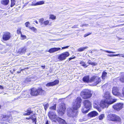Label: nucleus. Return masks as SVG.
I'll return each instance as SVG.
<instances>
[{
	"instance_id": "nucleus-39",
	"label": "nucleus",
	"mask_w": 124,
	"mask_h": 124,
	"mask_svg": "<svg viewBox=\"0 0 124 124\" xmlns=\"http://www.w3.org/2000/svg\"><path fill=\"white\" fill-rule=\"evenodd\" d=\"M11 4L10 5V7H12L15 4V0H11Z\"/></svg>"
},
{
	"instance_id": "nucleus-23",
	"label": "nucleus",
	"mask_w": 124,
	"mask_h": 124,
	"mask_svg": "<svg viewBox=\"0 0 124 124\" xmlns=\"http://www.w3.org/2000/svg\"><path fill=\"white\" fill-rule=\"evenodd\" d=\"M9 2V0H2L1 1V4L4 5H8Z\"/></svg>"
},
{
	"instance_id": "nucleus-58",
	"label": "nucleus",
	"mask_w": 124,
	"mask_h": 124,
	"mask_svg": "<svg viewBox=\"0 0 124 124\" xmlns=\"http://www.w3.org/2000/svg\"><path fill=\"white\" fill-rule=\"evenodd\" d=\"M124 14H121V15H120L119 16H124Z\"/></svg>"
},
{
	"instance_id": "nucleus-22",
	"label": "nucleus",
	"mask_w": 124,
	"mask_h": 124,
	"mask_svg": "<svg viewBox=\"0 0 124 124\" xmlns=\"http://www.w3.org/2000/svg\"><path fill=\"white\" fill-rule=\"evenodd\" d=\"M29 93L28 92H25L23 93V97L25 98H30L31 97V96Z\"/></svg>"
},
{
	"instance_id": "nucleus-26",
	"label": "nucleus",
	"mask_w": 124,
	"mask_h": 124,
	"mask_svg": "<svg viewBox=\"0 0 124 124\" xmlns=\"http://www.w3.org/2000/svg\"><path fill=\"white\" fill-rule=\"evenodd\" d=\"M79 64L81 65L84 68H86L88 67V65H87L86 63L83 61H81L79 63Z\"/></svg>"
},
{
	"instance_id": "nucleus-59",
	"label": "nucleus",
	"mask_w": 124,
	"mask_h": 124,
	"mask_svg": "<svg viewBox=\"0 0 124 124\" xmlns=\"http://www.w3.org/2000/svg\"><path fill=\"white\" fill-rule=\"evenodd\" d=\"M1 105H0V108H1Z\"/></svg>"
},
{
	"instance_id": "nucleus-50",
	"label": "nucleus",
	"mask_w": 124,
	"mask_h": 124,
	"mask_svg": "<svg viewBox=\"0 0 124 124\" xmlns=\"http://www.w3.org/2000/svg\"><path fill=\"white\" fill-rule=\"evenodd\" d=\"M122 93L123 96L124 97V87L123 88L122 90Z\"/></svg>"
},
{
	"instance_id": "nucleus-44",
	"label": "nucleus",
	"mask_w": 124,
	"mask_h": 124,
	"mask_svg": "<svg viewBox=\"0 0 124 124\" xmlns=\"http://www.w3.org/2000/svg\"><path fill=\"white\" fill-rule=\"evenodd\" d=\"M108 86V83L105 84L104 85H103L102 86V87L104 88H107Z\"/></svg>"
},
{
	"instance_id": "nucleus-56",
	"label": "nucleus",
	"mask_w": 124,
	"mask_h": 124,
	"mask_svg": "<svg viewBox=\"0 0 124 124\" xmlns=\"http://www.w3.org/2000/svg\"><path fill=\"white\" fill-rule=\"evenodd\" d=\"M45 124H49L48 121L47 120L46 121Z\"/></svg>"
},
{
	"instance_id": "nucleus-38",
	"label": "nucleus",
	"mask_w": 124,
	"mask_h": 124,
	"mask_svg": "<svg viewBox=\"0 0 124 124\" xmlns=\"http://www.w3.org/2000/svg\"><path fill=\"white\" fill-rule=\"evenodd\" d=\"M43 105L44 106L45 110H46L49 107V105L48 103H47L45 104H43Z\"/></svg>"
},
{
	"instance_id": "nucleus-41",
	"label": "nucleus",
	"mask_w": 124,
	"mask_h": 124,
	"mask_svg": "<svg viewBox=\"0 0 124 124\" xmlns=\"http://www.w3.org/2000/svg\"><path fill=\"white\" fill-rule=\"evenodd\" d=\"M120 81L124 83V75L122 76L120 78Z\"/></svg>"
},
{
	"instance_id": "nucleus-16",
	"label": "nucleus",
	"mask_w": 124,
	"mask_h": 124,
	"mask_svg": "<svg viewBox=\"0 0 124 124\" xmlns=\"http://www.w3.org/2000/svg\"><path fill=\"white\" fill-rule=\"evenodd\" d=\"M98 114V113L96 111H93L89 113L88 114V117H90L95 116Z\"/></svg>"
},
{
	"instance_id": "nucleus-46",
	"label": "nucleus",
	"mask_w": 124,
	"mask_h": 124,
	"mask_svg": "<svg viewBox=\"0 0 124 124\" xmlns=\"http://www.w3.org/2000/svg\"><path fill=\"white\" fill-rule=\"evenodd\" d=\"M91 34V33H88L85 34L84 36V37H86Z\"/></svg>"
},
{
	"instance_id": "nucleus-40",
	"label": "nucleus",
	"mask_w": 124,
	"mask_h": 124,
	"mask_svg": "<svg viewBox=\"0 0 124 124\" xmlns=\"http://www.w3.org/2000/svg\"><path fill=\"white\" fill-rule=\"evenodd\" d=\"M44 19L43 18H42L39 19V22L40 23V24L42 25L43 24Z\"/></svg>"
},
{
	"instance_id": "nucleus-29",
	"label": "nucleus",
	"mask_w": 124,
	"mask_h": 124,
	"mask_svg": "<svg viewBox=\"0 0 124 124\" xmlns=\"http://www.w3.org/2000/svg\"><path fill=\"white\" fill-rule=\"evenodd\" d=\"M87 63L89 65H91L93 66H95L97 65V64L95 62H92L90 60H88Z\"/></svg>"
},
{
	"instance_id": "nucleus-6",
	"label": "nucleus",
	"mask_w": 124,
	"mask_h": 124,
	"mask_svg": "<svg viewBox=\"0 0 124 124\" xmlns=\"http://www.w3.org/2000/svg\"><path fill=\"white\" fill-rule=\"evenodd\" d=\"M13 120L11 115H3L2 116L1 121L3 124H7L8 122L10 123Z\"/></svg>"
},
{
	"instance_id": "nucleus-19",
	"label": "nucleus",
	"mask_w": 124,
	"mask_h": 124,
	"mask_svg": "<svg viewBox=\"0 0 124 124\" xmlns=\"http://www.w3.org/2000/svg\"><path fill=\"white\" fill-rule=\"evenodd\" d=\"M60 49L61 48L60 47H54L50 49L48 51L50 53H52Z\"/></svg>"
},
{
	"instance_id": "nucleus-20",
	"label": "nucleus",
	"mask_w": 124,
	"mask_h": 124,
	"mask_svg": "<svg viewBox=\"0 0 124 124\" xmlns=\"http://www.w3.org/2000/svg\"><path fill=\"white\" fill-rule=\"evenodd\" d=\"M90 77L89 76H85L84 77L82 78L83 81L87 83H89Z\"/></svg>"
},
{
	"instance_id": "nucleus-21",
	"label": "nucleus",
	"mask_w": 124,
	"mask_h": 124,
	"mask_svg": "<svg viewBox=\"0 0 124 124\" xmlns=\"http://www.w3.org/2000/svg\"><path fill=\"white\" fill-rule=\"evenodd\" d=\"M101 79L100 77L97 76L94 82L93 83V84L95 85H96L101 82Z\"/></svg>"
},
{
	"instance_id": "nucleus-30",
	"label": "nucleus",
	"mask_w": 124,
	"mask_h": 124,
	"mask_svg": "<svg viewBox=\"0 0 124 124\" xmlns=\"http://www.w3.org/2000/svg\"><path fill=\"white\" fill-rule=\"evenodd\" d=\"M21 27H18V28L16 30V33L18 35H20L22 34V33L21 31Z\"/></svg>"
},
{
	"instance_id": "nucleus-55",
	"label": "nucleus",
	"mask_w": 124,
	"mask_h": 124,
	"mask_svg": "<svg viewBox=\"0 0 124 124\" xmlns=\"http://www.w3.org/2000/svg\"><path fill=\"white\" fill-rule=\"evenodd\" d=\"M0 89H3V87L1 85H0Z\"/></svg>"
},
{
	"instance_id": "nucleus-54",
	"label": "nucleus",
	"mask_w": 124,
	"mask_h": 124,
	"mask_svg": "<svg viewBox=\"0 0 124 124\" xmlns=\"http://www.w3.org/2000/svg\"><path fill=\"white\" fill-rule=\"evenodd\" d=\"M41 67L43 69H44L45 68V65H42L41 66Z\"/></svg>"
},
{
	"instance_id": "nucleus-33",
	"label": "nucleus",
	"mask_w": 124,
	"mask_h": 124,
	"mask_svg": "<svg viewBox=\"0 0 124 124\" xmlns=\"http://www.w3.org/2000/svg\"><path fill=\"white\" fill-rule=\"evenodd\" d=\"M43 24L45 26L51 25V23H50L49 21L48 20H46L43 22Z\"/></svg>"
},
{
	"instance_id": "nucleus-4",
	"label": "nucleus",
	"mask_w": 124,
	"mask_h": 124,
	"mask_svg": "<svg viewBox=\"0 0 124 124\" xmlns=\"http://www.w3.org/2000/svg\"><path fill=\"white\" fill-rule=\"evenodd\" d=\"M80 95L83 99H86L91 98L92 95V93L91 90L85 89L81 92Z\"/></svg>"
},
{
	"instance_id": "nucleus-15",
	"label": "nucleus",
	"mask_w": 124,
	"mask_h": 124,
	"mask_svg": "<svg viewBox=\"0 0 124 124\" xmlns=\"http://www.w3.org/2000/svg\"><path fill=\"white\" fill-rule=\"evenodd\" d=\"M27 50V47L26 46H24L19 48L18 50V52L20 54H25Z\"/></svg>"
},
{
	"instance_id": "nucleus-45",
	"label": "nucleus",
	"mask_w": 124,
	"mask_h": 124,
	"mask_svg": "<svg viewBox=\"0 0 124 124\" xmlns=\"http://www.w3.org/2000/svg\"><path fill=\"white\" fill-rule=\"evenodd\" d=\"M120 55V54H109L108 55V56L110 57L111 56H118Z\"/></svg>"
},
{
	"instance_id": "nucleus-5",
	"label": "nucleus",
	"mask_w": 124,
	"mask_h": 124,
	"mask_svg": "<svg viewBox=\"0 0 124 124\" xmlns=\"http://www.w3.org/2000/svg\"><path fill=\"white\" fill-rule=\"evenodd\" d=\"M107 119L109 121H111L116 122H120L121 121V118L115 114H110L107 116Z\"/></svg>"
},
{
	"instance_id": "nucleus-18",
	"label": "nucleus",
	"mask_w": 124,
	"mask_h": 124,
	"mask_svg": "<svg viewBox=\"0 0 124 124\" xmlns=\"http://www.w3.org/2000/svg\"><path fill=\"white\" fill-rule=\"evenodd\" d=\"M59 124H67L65 121L62 118L58 117L56 120Z\"/></svg>"
},
{
	"instance_id": "nucleus-2",
	"label": "nucleus",
	"mask_w": 124,
	"mask_h": 124,
	"mask_svg": "<svg viewBox=\"0 0 124 124\" xmlns=\"http://www.w3.org/2000/svg\"><path fill=\"white\" fill-rule=\"evenodd\" d=\"M45 93V91L43 90L41 87H39L37 88L32 87L30 89V94L32 96H36L43 95Z\"/></svg>"
},
{
	"instance_id": "nucleus-51",
	"label": "nucleus",
	"mask_w": 124,
	"mask_h": 124,
	"mask_svg": "<svg viewBox=\"0 0 124 124\" xmlns=\"http://www.w3.org/2000/svg\"><path fill=\"white\" fill-rule=\"evenodd\" d=\"M78 25H75L74 26H73L72 27V28H77V26Z\"/></svg>"
},
{
	"instance_id": "nucleus-9",
	"label": "nucleus",
	"mask_w": 124,
	"mask_h": 124,
	"mask_svg": "<svg viewBox=\"0 0 124 124\" xmlns=\"http://www.w3.org/2000/svg\"><path fill=\"white\" fill-rule=\"evenodd\" d=\"M11 37V34L9 32L5 31L3 33L2 36L3 41H6L9 40Z\"/></svg>"
},
{
	"instance_id": "nucleus-7",
	"label": "nucleus",
	"mask_w": 124,
	"mask_h": 124,
	"mask_svg": "<svg viewBox=\"0 0 124 124\" xmlns=\"http://www.w3.org/2000/svg\"><path fill=\"white\" fill-rule=\"evenodd\" d=\"M70 55L69 52H65L58 55L57 59L60 61H61L65 60Z\"/></svg>"
},
{
	"instance_id": "nucleus-1",
	"label": "nucleus",
	"mask_w": 124,
	"mask_h": 124,
	"mask_svg": "<svg viewBox=\"0 0 124 124\" xmlns=\"http://www.w3.org/2000/svg\"><path fill=\"white\" fill-rule=\"evenodd\" d=\"M104 100H101L100 102L98 100H96L94 101L93 105L94 108L96 109L100 112L101 110L100 107L102 108H108V105L112 104L116 101L117 99H113L108 91L106 92L104 94Z\"/></svg>"
},
{
	"instance_id": "nucleus-11",
	"label": "nucleus",
	"mask_w": 124,
	"mask_h": 124,
	"mask_svg": "<svg viewBox=\"0 0 124 124\" xmlns=\"http://www.w3.org/2000/svg\"><path fill=\"white\" fill-rule=\"evenodd\" d=\"M49 117L51 120H56L57 117L55 112L51 111H49L48 114Z\"/></svg>"
},
{
	"instance_id": "nucleus-24",
	"label": "nucleus",
	"mask_w": 124,
	"mask_h": 124,
	"mask_svg": "<svg viewBox=\"0 0 124 124\" xmlns=\"http://www.w3.org/2000/svg\"><path fill=\"white\" fill-rule=\"evenodd\" d=\"M31 119L32 120L33 122H34L36 124L37 122V118L36 117L35 115V114H33L31 116Z\"/></svg>"
},
{
	"instance_id": "nucleus-43",
	"label": "nucleus",
	"mask_w": 124,
	"mask_h": 124,
	"mask_svg": "<svg viewBox=\"0 0 124 124\" xmlns=\"http://www.w3.org/2000/svg\"><path fill=\"white\" fill-rule=\"evenodd\" d=\"M20 35L21 37L22 38V39H26V37L25 35H22V33Z\"/></svg>"
},
{
	"instance_id": "nucleus-32",
	"label": "nucleus",
	"mask_w": 124,
	"mask_h": 124,
	"mask_svg": "<svg viewBox=\"0 0 124 124\" xmlns=\"http://www.w3.org/2000/svg\"><path fill=\"white\" fill-rule=\"evenodd\" d=\"M85 107L82 108L81 109V111L83 113H87L89 111V110L86 109Z\"/></svg>"
},
{
	"instance_id": "nucleus-28",
	"label": "nucleus",
	"mask_w": 124,
	"mask_h": 124,
	"mask_svg": "<svg viewBox=\"0 0 124 124\" xmlns=\"http://www.w3.org/2000/svg\"><path fill=\"white\" fill-rule=\"evenodd\" d=\"M107 73L104 71L102 72L101 77L103 79H105V78L107 77Z\"/></svg>"
},
{
	"instance_id": "nucleus-36",
	"label": "nucleus",
	"mask_w": 124,
	"mask_h": 124,
	"mask_svg": "<svg viewBox=\"0 0 124 124\" xmlns=\"http://www.w3.org/2000/svg\"><path fill=\"white\" fill-rule=\"evenodd\" d=\"M49 19L52 20H55L56 19V17L53 15H50Z\"/></svg>"
},
{
	"instance_id": "nucleus-27",
	"label": "nucleus",
	"mask_w": 124,
	"mask_h": 124,
	"mask_svg": "<svg viewBox=\"0 0 124 124\" xmlns=\"http://www.w3.org/2000/svg\"><path fill=\"white\" fill-rule=\"evenodd\" d=\"M97 76H93L91 77L89 79V82H94Z\"/></svg>"
},
{
	"instance_id": "nucleus-14",
	"label": "nucleus",
	"mask_w": 124,
	"mask_h": 124,
	"mask_svg": "<svg viewBox=\"0 0 124 124\" xmlns=\"http://www.w3.org/2000/svg\"><path fill=\"white\" fill-rule=\"evenodd\" d=\"M59 82V81L58 80H55L53 82L47 83L46 85V86L47 87L52 86L58 84Z\"/></svg>"
},
{
	"instance_id": "nucleus-17",
	"label": "nucleus",
	"mask_w": 124,
	"mask_h": 124,
	"mask_svg": "<svg viewBox=\"0 0 124 124\" xmlns=\"http://www.w3.org/2000/svg\"><path fill=\"white\" fill-rule=\"evenodd\" d=\"M25 112H26V113H24L23 114V115L24 116H29L31 114L33 113V111L31 110V108H28L25 111Z\"/></svg>"
},
{
	"instance_id": "nucleus-48",
	"label": "nucleus",
	"mask_w": 124,
	"mask_h": 124,
	"mask_svg": "<svg viewBox=\"0 0 124 124\" xmlns=\"http://www.w3.org/2000/svg\"><path fill=\"white\" fill-rule=\"evenodd\" d=\"M69 46H64L62 47V49H64L66 48H67L69 47Z\"/></svg>"
},
{
	"instance_id": "nucleus-53",
	"label": "nucleus",
	"mask_w": 124,
	"mask_h": 124,
	"mask_svg": "<svg viewBox=\"0 0 124 124\" xmlns=\"http://www.w3.org/2000/svg\"><path fill=\"white\" fill-rule=\"evenodd\" d=\"M23 70V69H22L21 70H20L17 71V73H21V71H22Z\"/></svg>"
},
{
	"instance_id": "nucleus-52",
	"label": "nucleus",
	"mask_w": 124,
	"mask_h": 124,
	"mask_svg": "<svg viewBox=\"0 0 124 124\" xmlns=\"http://www.w3.org/2000/svg\"><path fill=\"white\" fill-rule=\"evenodd\" d=\"M31 116H30L28 117H26L25 118V119L27 120H29L30 119H31Z\"/></svg>"
},
{
	"instance_id": "nucleus-60",
	"label": "nucleus",
	"mask_w": 124,
	"mask_h": 124,
	"mask_svg": "<svg viewBox=\"0 0 124 124\" xmlns=\"http://www.w3.org/2000/svg\"><path fill=\"white\" fill-rule=\"evenodd\" d=\"M78 111H77V112H76V114H77V113H78Z\"/></svg>"
},
{
	"instance_id": "nucleus-47",
	"label": "nucleus",
	"mask_w": 124,
	"mask_h": 124,
	"mask_svg": "<svg viewBox=\"0 0 124 124\" xmlns=\"http://www.w3.org/2000/svg\"><path fill=\"white\" fill-rule=\"evenodd\" d=\"M76 57L75 56H74V57H71L69 58L68 60H69V61H70L72 59H75V58H76Z\"/></svg>"
},
{
	"instance_id": "nucleus-3",
	"label": "nucleus",
	"mask_w": 124,
	"mask_h": 124,
	"mask_svg": "<svg viewBox=\"0 0 124 124\" xmlns=\"http://www.w3.org/2000/svg\"><path fill=\"white\" fill-rule=\"evenodd\" d=\"M82 100L80 97H78L75 100V101L73 102L71 110L72 112L75 110H77L80 107Z\"/></svg>"
},
{
	"instance_id": "nucleus-8",
	"label": "nucleus",
	"mask_w": 124,
	"mask_h": 124,
	"mask_svg": "<svg viewBox=\"0 0 124 124\" xmlns=\"http://www.w3.org/2000/svg\"><path fill=\"white\" fill-rule=\"evenodd\" d=\"M66 109L65 104L63 103H61L59 105V108L57 110V112L59 114L62 115Z\"/></svg>"
},
{
	"instance_id": "nucleus-37",
	"label": "nucleus",
	"mask_w": 124,
	"mask_h": 124,
	"mask_svg": "<svg viewBox=\"0 0 124 124\" xmlns=\"http://www.w3.org/2000/svg\"><path fill=\"white\" fill-rule=\"evenodd\" d=\"M29 29L35 32H36L37 31L36 29L33 27H29Z\"/></svg>"
},
{
	"instance_id": "nucleus-13",
	"label": "nucleus",
	"mask_w": 124,
	"mask_h": 124,
	"mask_svg": "<svg viewBox=\"0 0 124 124\" xmlns=\"http://www.w3.org/2000/svg\"><path fill=\"white\" fill-rule=\"evenodd\" d=\"M112 92L114 95L119 96L121 95V93L119 92V90L117 87H114L112 88Z\"/></svg>"
},
{
	"instance_id": "nucleus-42",
	"label": "nucleus",
	"mask_w": 124,
	"mask_h": 124,
	"mask_svg": "<svg viewBox=\"0 0 124 124\" xmlns=\"http://www.w3.org/2000/svg\"><path fill=\"white\" fill-rule=\"evenodd\" d=\"M25 24L26 27L28 28H29V27H30L29 26V25H30V23L29 22H26L25 23Z\"/></svg>"
},
{
	"instance_id": "nucleus-10",
	"label": "nucleus",
	"mask_w": 124,
	"mask_h": 124,
	"mask_svg": "<svg viewBox=\"0 0 124 124\" xmlns=\"http://www.w3.org/2000/svg\"><path fill=\"white\" fill-rule=\"evenodd\" d=\"M123 104L122 103H118L114 105L112 107L114 109L117 111H119L123 108Z\"/></svg>"
},
{
	"instance_id": "nucleus-57",
	"label": "nucleus",
	"mask_w": 124,
	"mask_h": 124,
	"mask_svg": "<svg viewBox=\"0 0 124 124\" xmlns=\"http://www.w3.org/2000/svg\"><path fill=\"white\" fill-rule=\"evenodd\" d=\"M34 22L37 24H38V22L37 21H34Z\"/></svg>"
},
{
	"instance_id": "nucleus-31",
	"label": "nucleus",
	"mask_w": 124,
	"mask_h": 124,
	"mask_svg": "<svg viewBox=\"0 0 124 124\" xmlns=\"http://www.w3.org/2000/svg\"><path fill=\"white\" fill-rule=\"evenodd\" d=\"M87 48V47H81L77 49V51L79 52H81L84 51V50Z\"/></svg>"
},
{
	"instance_id": "nucleus-49",
	"label": "nucleus",
	"mask_w": 124,
	"mask_h": 124,
	"mask_svg": "<svg viewBox=\"0 0 124 124\" xmlns=\"http://www.w3.org/2000/svg\"><path fill=\"white\" fill-rule=\"evenodd\" d=\"M105 52H107V53H115V52H113L110 51H109L108 50H106L105 51Z\"/></svg>"
},
{
	"instance_id": "nucleus-25",
	"label": "nucleus",
	"mask_w": 124,
	"mask_h": 124,
	"mask_svg": "<svg viewBox=\"0 0 124 124\" xmlns=\"http://www.w3.org/2000/svg\"><path fill=\"white\" fill-rule=\"evenodd\" d=\"M44 4V2L43 1H41L37 2L33 4V6H37L42 5Z\"/></svg>"
},
{
	"instance_id": "nucleus-12",
	"label": "nucleus",
	"mask_w": 124,
	"mask_h": 124,
	"mask_svg": "<svg viewBox=\"0 0 124 124\" xmlns=\"http://www.w3.org/2000/svg\"><path fill=\"white\" fill-rule=\"evenodd\" d=\"M84 105L86 108L89 109L92 107V103L90 101L88 100H84L83 102Z\"/></svg>"
},
{
	"instance_id": "nucleus-34",
	"label": "nucleus",
	"mask_w": 124,
	"mask_h": 124,
	"mask_svg": "<svg viewBox=\"0 0 124 124\" xmlns=\"http://www.w3.org/2000/svg\"><path fill=\"white\" fill-rule=\"evenodd\" d=\"M104 114H101L98 117L99 120H102L104 117Z\"/></svg>"
},
{
	"instance_id": "nucleus-35",
	"label": "nucleus",
	"mask_w": 124,
	"mask_h": 124,
	"mask_svg": "<svg viewBox=\"0 0 124 124\" xmlns=\"http://www.w3.org/2000/svg\"><path fill=\"white\" fill-rule=\"evenodd\" d=\"M56 104H55L53 105V106H51L50 107V109L51 110H56Z\"/></svg>"
}]
</instances>
